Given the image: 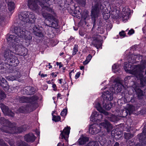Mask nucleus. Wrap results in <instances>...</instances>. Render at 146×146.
I'll return each instance as SVG.
<instances>
[{
	"mask_svg": "<svg viewBox=\"0 0 146 146\" xmlns=\"http://www.w3.org/2000/svg\"><path fill=\"white\" fill-rule=\"evenodd\" d=\"M95 107L98 111L101 113H103L104 115H109L108 112L103 110L99 103H96Z\"/></svg>",
	"mask_w": 146,
	"mask_h": 146,
	"instance_id": "obj_26",
	"label": "nucleus"
},
{
	"mask_svg": "<svg viewBox=\"0 0 146 146\" xmlns=\"http://www.w3.org/2000/svg\"><path fill=\"white\" fill-rule=\"evenodd\" d=\"M70 127L67 126L65 127L62 131H60L61 133L60 135V138L62 139H64L66 141L68 140V138L70 133Z\"/></svg>",
	"mask_w": 146,
	"mask_h": 146,
	"instance_id": "obj_15",
	"label": "nucleus"
},
{
	"mask_svg": "<svg viewBox=\"0 0 146 146\" xmlns=\"http://www.w3.org/2000/svg\"><path fill=\"white\" fill-rule=\"evenodd\" d=\"M102 105L104 108L106 110H109L112 107V104L110 101H108L106 100H104Z\"/></svg>",
	"mask_w": 146,
	"mask_h": 146,
	"instance_id": "obj_24",
	"label": "nucleus"
},
{
	"mask_svg": "<svg viewBox=\"0 0 146 146\" xmlns=\"http://www.w3.org/2000/svg\"><path fill=\"white\" fill-rule=\"evenodd\" d=\"M80 72H77L75 76V78L76 79L80 76Z\"/></svg>",
	"mask_w": 146,
	"mask_h": 146,
	"instance_id": "obj_51",
	"label": "nucleus"
},
{
	"mask_svg": "<svg viewBox=\"0 0 146 146\" xmlns=\"http://www.w3.org/2000/svg\"><path fill=\"white\" fill-rule=\"evenodd\" d=\"M114 93L113 91L111 90L110 89V91H107L106 92H104L103 93V95L105 99L104 100H106L108 101H110L113 99V93Z\"/></svg>",
	"mask_w": 146,
	"mask_h": 146,
	"instance_id": "obj_20",
	"label": "nucleus"
},
{
	"mask_svg": "<svg viewBox=\"0 0 146 146\" xmlns=\"http://www.w3.org/2000/svg\"><path fill=\"white\" fill-rule=\"evenodd\" d=\"M0 107L5 115L11 117L14 116V113L10 110H9L8 107L5 106L4 104L1 103L0 104Z\"/></svg>",
	"mask_w": 146,
	"mask_h": 146,
	"instance_id": "obj_17",
	"label": "nucleus"
},
{
	"mask_svg": "<svg viewBox=\"0 0 146 146\" xmlns=\"http://www.w3.org/2000/svg\"><path fill=\"white\" fill-rule=\"evenodd\" d=\"M135 99L134 97H131V101L132 102H134L135 101Z\"/></svg>",
	"mask_w": 146,
	"mask_h": 146,
	"instance_id": "obj_54",
	"label": "nucleus"
},
{
	"mask_svg": "<svg viewBox=\"0 0 146 146\" xmlns=\"http://www.w3.org/2000/svg\"><path fill=\"white\" fill-rule=\"evenodd\" d=\"M137 136L141 144H137L135 146H146V124L144 125L142 133Z\"/></svg>",
	"mask_w": 146,
	"mask_h": 146,
	"instance_id": "obj_11",
	"label": "nucleus"
},
{
	"mask_svg": "<svg viewBox=\"0 0 146 146\" xmlns=\"http://www.w3.org/2000/svg\"><path fill=\"white\" fill-rule=\"evenodd\" d=\"M0 123L3 126L8 127L9 130L11 129V128L9 127L11 125L10 123L9 120L5 119L4 117L0 118Z\"/></svg>",
	"mask_w": 146,
	"mask_h": 146,
	"instance_id": "obj_23",
	"label": "nucleus"
},
{
	"mask_svg": "<svg viewBox=\"0 0 146 146\" xmlns=\"http://www.w3.org/2000/svg\"><path fill=\"white\" fill-rule=\"evenodd\" d=\"M84 66H82L80 67V69L81 70H82L84 69Z\"/></svg>",
	"mask_w": 146,
	"mask_h": 146,
	"instance_id": "obj_63",
	"label": "nucleus"
},
{
	"mask_svg": "<svg viewBox=\"0 0 146 146\" xmlns=\"http://www.w3.org/2000/svg\"><path fill=\"white\" fill-rule=\"evenodd\" d=\"M6 97L4 92L2 91H0V100L3 99Z\"/></svg>",
	"mask_w": 146,
	"mask_h": 146,
	"instance_id": "obj_42",
	"label": "nucleus"
},
{
	"mask_svg": "<svg viewBox=\"0 0 146 146\" xmlns=\"http://www.w3.org/2000/svg\"><path fill=\"white\" fill-rule=\"evenodd\" d=\"M134 33V31L133 29H131V30L129 31L128 34L129 35H131Z\"/></svg>",
	"mask_w": 146,
	"mask_h": 146,
	"instance_id": "obj_50",
	"label": "nucleus"
},
{
	"mask_svg": "<svg viewBox=\"0 0 146 146\" xmlns=\"http://www.w3.org/2000/svg\"><path fill=\"white\" fill-rule=\"evenodd\" d=\"M38 27V26L37 25H34V26L33 27V30L34 34L36 36L42 37L43 36V34L42 31V28Z\"/></svg>",
	"mask_w": 146,
	"mask_h": 146,
	"instance_id": "obj_22",
	"label": "nucleus"
},
{
	"mask_svg": "<svg viewBox=\"0 0 146 146\" xmlns=\"http://www.w3.org/2000/svg\"><path fill=\"white\" fill-rule=\"evenodd\" d=\"M9 144L11 146H14L13 143L12 142V143H11L10 142H9Z\"/></svg>",
	"mask_w": 146,
	"mask_h": 146,
	"instance_id": "obj_64",
	"label": "nucleus"
},
{
	"mask_svg": "<svg viewBox=\"0 0 146 146\" xmlns=\"http://www.w3.org/2000/svg\"><path fill=\"white\" fill-rule=\"evenodd\" d=\"M23 94L28 95H31L34 94L35 88L31 86L25 87L23 90Z\"/></svg>",
	"mask_w": 146,
	"mask_h": 146,
	"instance_id": "obj_21",
	"label": "nucleus"
},
{
	"mask_svg": "<svg viewBox=\"0 0 146 146\" xmlns=\"http://www.w3.org/2000/svg\"><path fill=\"white\" fill-rule=\"evenodd\" d=\"M78 46L77 44L74 45V47L73 48L72 55L76 54L78 51Z\"/></svg>",
	"mask_w": 146,
	"mask_h": 146,
	"instance_id": "obj_40",
	"label": "nucleus"
},
{
	"mask_svg": "<svg viewBox=\"0 0 146 146\" xmlns=\"http://www.w3.org/2000/svg\"><path fill=\"white\" fill-rule=\"evenodd\" d=\"M114 146H119V144L117 142H116Z\"/></svg>",
	"mask_w": 146,
	"mask_h": 146,
	"instance_id": "obj_58",
	"label": "nucleus"
},
{
	"mask_svg": "<svg viewBox=\"0 0 146 146\" xmlns=\"http://www.w3.org/2000/svg\"><path fill=\"white\" fill-rule=\"evenodd\" d=\"M89 12L88 11H84L82 15V18L84 20H88L90 18L88 15Z\"/></svg>",
	"mask_w": 146,
	"mask_h": 146,
	"instance_id": "obj_32",
	"label": "nucleus"
},
{
	"mask_svg": "<svg viewBox=\"0 0 146 146\" xmlns=\"http://www.w3.org/2000/svg\"><path fill=\"white\" fill-rule=\"evenodd\" d=\"M103 117V115L101 113H99L98 117H97V118H96V121H101L102 119V117Z\"/></svg>",
	"mask_w": 146,
	"mask_h": 146,
	"instance_id": "obj_43",
	"label": "nucleus"
},
{
	"mask_svg": "<svg viewBox=\"0 0 146 146\" xmlns=\"http://www.w3.org/2000/svg\"><path fill=\"white\" fill-rule=\"evenodd\" d=\"M129 63L133 64V63H135V61H134L133 60L132 61H129Z\"/></svg>",
	"mask_w": 146,
	"mask_h": 146,
	"instance_id": "obj_62",
	"label": "nucleus"
},
{
	"mask_svg": "<svg viewBox=\"0 0 146 146\" xmlns=\"http://www.w3.org/2000/svg\"><path fill=\"white\" fill-rule=\"evenodd\" d=\"M14 33V34L13 35L7 36V39L8 43L11 44L13 42L15 44L16 43H20L23 39L27 41L30 40L32 38L29 33L21 27H15Z\"/></svg>",
	"mask_w": 146,
	"mask_h": 146,
	"instance_id": "obj_1",
	"label": "nucleus"
},
{
	"mask_svg": "<svg viewBox=\"0 0 146 146\" xmlns=\"http://www.w3.org/2000/svg\"><path fill=\"white\" fill-rule=\"evenodd\" d=\"M119 35L120 36L124 37L125 36V33L124 31H122L119 33Z\"/></svg>",
	"mask_w": 146,
	"mask_h": 146,
	"instance_id": "obj_48",
	"label": "nucleus"
},
{
	"mask_svg": "<svg viewBox=\"0 0 146 146\" xmlns=\"http://www.w3.org/2000/svg\"><path fill=\"white\" fill-rule=\"evenodd\" d=\"M15 74H16L15 75V77L16 79L21 77V74L19 72L16 71L15 72Z\"/></svg>",
	"mask_w": 146,
	"mask_h": 146,
	"instance_id": "obj_47",
	"label": "nucleus"
},
{
	"mask_svg": "<svg viewBox=\"0 0 146 146\" xmlns=\"http://www.w3.org/2000/svg\"><path fill=\"white\" fill-rule=\"evenodd\" d=\"M106 15H105V14H104V19H108L109 18V16H108V17H106H106H105Z\"/></svg>",
	"mask_w": 146,
	"mask_h": 146,
	"instance_id": "obj_59",
	"label": "nucleus"
},
{
	"mask_svg": "<svg viewBox=\"0 0 146 146\" xmlns=\"http://www.w3.org/2000/svg\"><path fill=\"white\" fill-rule=\"evenodd\" d=\"M0 84L3 88L6 87L7 85V82L6 80L1 77H0Z\"/></svg>",
	"mask_w": 146,
	"mask_h": 146,
	"instance_id": "obj_31",
	"label": "nucleus"
},
{
	"mask_svg": "<svg viewBox=\"0 0 146 146\" xmlns=\"http://www.w3.org/2000/svg\"><path fill=\"white\" fill-rule=\"evenodd\" d=\"M135 108L133 105L127 104L125 108L122 111L123 117L127 116L129 114V115L132 114L135 111Z\"/></svg>",
	"mask_w": 146,
	"mask_h": 146,
	"instance_id": "obj_16",
	"label": "nucleus"
},
{
	"mask_svg": "<svg viewBox=\"0 0 146 146\" xmlns=\"http://www.w3.org/2000/svg\"><path fill=\"white\" fill-rule=\"evenodd\" d=\"M1 130L7 133H20L23 131H25L26 130V126L24 125L19 127H13L12 129L13 131H7L6 130H4L2 128L1 129Z\"/></svg>",
	"mask_w": 146,
	"mask_h": 146,
	"instance_id": "obj_13",
	"label": "nucleus"
},
{
	"mask_svg": "<svg viewBox=\"0 0 146 146\" xmlns=\"http://www.w3.org/2000/svg\"><path fill=\"white\" fill-rule=\"evenodd\" d=\"M19 44L16 43L14 44L13 42L11 44L8 43L10 48L12 50L15 51V53L20 55L25 56L27 54V50L26 48Z\"/></svg>",
	"mask_w": 146,
	"mask_h": 146,
	"instance_id": "obj_7",
	"label": "nucleus"
},
{
	"mask_svg": "<svg viewBox=\"0 0 146 146\" xmlns=\"http://www.w3.org/2000/svg\"><path fill=\"white\" fill-rule=\"evenodd\" d=\"M120 65H117L116 64H114L112 67L113 69L115 70V71H118L119 69V67L120 66Z\"/></svg>",
	"mask_w": 146,
	"mask_h": 146,
	"instance_id": "obj_41",
	"label": "nucleus"
},
{
	"mask_svg": "<svg viewBox=\"0 0 146 146\" xmlns=\"http://www.w3.org/2000/svg\"><path fill=\"white\" fill-rule=\"evenodd\" d=\"M125 138L126 139H129L133 137L132 134L129 133H125L124 134Z\"/></svg>",
	"mask_w": 146,
	"mask_h": 146,
	"instance_id": "obj_37",
	"label": "nucleus"
},
{
	"mask_svg": "<svg viewBox=\"0 0 146 146\" xmlns=\"http://www.w3.org/2000/svg\"><path fill=\"white\" fill-rule=\"evenodd\" d=\"M143 87L140 86V84L136 83L133 86V88L135 92L137 98L141 99L143 98L144 96L146 95V87L143 92L141 89Z\"/></svg>",
	"mask_w": 146,
	"mask_h": 146,
	"instance_id": "obj_10",
	"label": "nucleus"
},
{
	"mask_svg": "<svg viewBox=\"0 0 146 146\" xmlns=\"http://www.w3.org/2000/svg\"><path fill=\"white\" fill-rule=\"evenodd\" d=\"M38 98L37 96H33L31 98H29V102L31 104L35 103L38 100Z\"/></svg>",
	"mask_w": 146,
	"mask_h": 146,
	"instance_id": "obj_33",
	"label": "nucleus"
},
{
	"mask_svg": "<svg viewBox=\"0 0 146 146\" xmlns=\"http://www.w3.org/2000/svg\"><path fill=\"white\" fill-rule=\"evenodd\" d=\"M8 9L10 12L13 11L15 9V4L14 2L12 1L8 2L7 3Z\"/></svg>",
	"mask_w": 146,
	"mask_h": 146,
	"instance_id": "obj_30",
	"label": "nucleus"
},
{
	"mask_svg": "<svg viewBox=\"0 0 146 146\" xmlns=\"http://www.w3.org/2000/svg\"><path fill=\"white\" fill-rule=\"evenodd\" d=\"M135 58H136V59H138V60L139 58H142V56H140L139 55H134Z\"/></svg>",
	"mask_w": 146,
	"mask_h": 146,
	"instance_id": "obj_52",
	"label": "nucleus"
},
{
	"mask_svg": "<svg viewBox=\"0 0 146 146\" xmlns=\"http://www.w3.org/2000/svg\"><path fill=\"white\" fill-rule=\"evenodd\" d=\"M61 94H60V93H58V95H57V98H60V99H61L62 98H61Z\"/></svg>",
	"mask_w": 146,
	"mask_h": 146,
	"instance_id": "obj_55",
	"label": "nucleus"
},
{
	"mask_svg": "<svg viewBox=\"0 0 146 146\" xmlns=\"http://www.w3.org/2000/svg\"><path fill=\"white\" fill-rule=\"evenodd\" d=\"M102 31L100 32V34L103 33H104V29L103 28H102Z\"/></svg>",
	"mask_w": 146,
	"mask_h": 146,
	"instance_id": "obj_60",
	"label": "nucleus"
},
{
	"mask_svg": "<svg viewBox=\"0 0 146 146\" xmlns=\"http://www.w3.org/2000/svg\"><path fill=\"white\" fill-rule=\"evenodd\" d=\"M102 128L106 129L107 132L110 131L112 129V126L106 120L100 124H94L91 125L89 129V132L92 134H96L100 132Z\"/></svg>",
	"mask_w": 146,
	"mask_h": 146,
	"instance_id": "obj_3",
	"label": "nucleus"
},
{
	"mask_svg": "<svg viewBox=\"0 0 146 146\" xmlns=\"http://www.w3.org/2000/svg\"><path fill=\"white\" fill-rule=\"evenodd\" d=\"M86 146H99V143L97 141H90Z\"/></svg>",
	"mask_w": 146,
	"mask_h": 146,
	"instance_id": "obj_35",
	"label": "nucleus"
},
{
	"mask_svg": "<svg viewBox=\"0 0 146 146\" xmlns=\"http://www.w3.org/2000/svg\"><path fill=\"white\" fill-rule=\"evenodd\" d=\"M52 116V120L55 122L58 121L60 120V117L59 116H56L54 115H53Z\"/></svg>",
	"mask_w": 146,
	"mask_h": 146,
	"instance_id": "obj_38",
	"label": "nucleus"
},
{
	"mask_svg": "<svg viewBox=\"0 0 146 146\" xmlns=\"http://www.w3.org/2000/svg\"><path fill=\"white\" fill-rule=\"evenodd\" d=\"M92 58V56L90 54H89L87 57L86 60L83 62V64L84 65L87 64L90 61Z\"/></svg>",
	"mask_w": 146,
	"mask_h": 146,
	"instance_id": "obj_36",
	"label": "nucleus"
},
{
	"mask_svg": "<svg viewBox=\"0 0 146 146\" xmlns=\"http://www.w3.org/2000/svg\"><path fill=\"white\" fill-rule=\"evenodd\" d=\"M54 0H40L38 2L39 4L42 8L48 11V6L51 5L54 1Z\"/></svg>",
	"mask_w": 146,
	"mask_h": 146,
	"instance_id": "obj_18",
	"label": "nucleus"
},
{
	"mask_svg": "<svg viewBox=\"0 0 146 146\" xmlns=\"http://www.w3.org/2000/svg\"><path fill=\"white\" fill-rule=\"evenodd\" d=\"M10 65H7V64L5 62V63L4 64H0V73H3L6 71L7 68H8V66Z\"/></svg>",
	"mask_w": 146,
	"mask_h": 146,
	"instance_id": "obj_28",
	"label": "nucleus"
},
{
	"mask_svg": "<svg viewBox=\"0 0 146 146\" xmlns=\"http://www.w3.org/2000/svg\"><path fill=\"white\" fill-rule=\"evenodd\" d=\"M47 76V75L46 74H42L41 75V77H44L46 76Z\"/></svg>",
	"mask_w": 146,
	"mask_h": 146,
	"instance_id": "obj_57",
	"label": "nucleus"
},
{
	"mask_svg": "<svg viewBox=\"0 0 146 146\" xmlns=\"http://www.w3.org/2000/svg\"><path fill=\"white\" fill-rule=\"evenodd\" d=\"M89 140V138L88 137L81 136L78 139V141L80 145H84Z\"/></svg>",
	"mask_w": 146,
	"mask_h": 146,
	"instance_id": "obj_27",
	"label": "nucleus"
},
{
	"mask_svg": "<svg viewBox=\"0 0 146 146\" xmlns=\"http://www.w3.org/2000/svg\"><path fill=\"white\" fill-rule=\"evenodd\" d=\"M37 1L36 0H29L28 1V6L31 9L36 11L37 13H40V9L37 5Z\"/></svg>",
	"mask_w": 146,
	"mask_h": 146,
	"instance_id": "obj_14",
	"label": "nucleus"
},
{
	"mask_svg": "<svg viewBox=\"0 0 146 146\" xmlns=\"http://www.w3.org/2000/svg\"><path fill=\"white\" fill-rule=\"evenodd\" d=\"M24 139L27 142H33L35 139V137L33 133H29L25 136Z\"/></svg>",
	"mask_w": 146,
	"mask_h": 146,
	"instance_id": "obj_25",
	"label": "nucleus"
},
{
	"mask_svg": "<svg viewBox=\"0 0 146 146\" xmlns=\"http://www.w3.org/2000/svg\"><path fill=\"white\" fill-rule=\"evenodd\" d=\"M95 4L92 7L91 11V18L93 20L94 23L96 21L100 12L104 9V4L101 2V0H94Z\"/></svg>",
	"mask_w": 146,
	"mask_h": 146,
	"instance_id": "obj_5",
	"label": "nucleus"
},
{
	"mask_svg": "<svg viewBox=\"0 0 146 146\" xmlns=\"http://www.w3.org/2000/svg\"><path fill=\"white\" fill-rule=\"evenodd\" d=\"M122 86H123L121 82H117L114 86L111 88V90L113 91L114 93L117 94L120 92L122 89Z\"/></svg>",
	"mask_w": 146,
	"mask_h": 146,
	"instance_id": "obj_19",
	"label": "nucleus"
},
{
	"mask_svg": "<svg viewBox=\"0 0 146 146\" xmlns=\"http://www.w3.org/2000/svg\"><path fill=\"white\" fill-rule=\"evenodd\" d=\"M0 146H8L5 143L3 140L0 139Z\"/></svg>",
	"mask_w": 146,
	"mask_h": 146,
	"instance_id": "obj_45",
	"label": "nucleus"
},
{
	"mask_svg": "<svg viewBox=\"0 0 146 146\" xmlns=\"http://www.w3.org/2000/svg\"><path fill=\"white\" fill-rule=\"evenodd\" d=\"M6 49L4 52V58L6 64L7 65L16 66L19 63V60L15 54L14 51L12 50L10 48Z\"/></svg>",
	"mask_w": 146,
	"mask_h": 146,
	"instance_id": "obj_2",
	"label": "nucleus"
},
{
	"mask_svg": "<svg viewBox=\"0 0 146 146\" xmlns=\"http://www.w3.org/2000/svg\"><path fill=\"white\" fill-rule=\"evenodd\" d=\"M22 145H20V146H25V143H23V142H22Z\"/></svg>",
	"mask_w": 146,
	"mask_h": 146,
	"instance_id": "obj_61",
	"label": "nucleus"
},
{
	"mask_svg": "<svg viewBox=\"0 0 146 146\" xmlns=\"http://www.w3.org/2000/svg\"><path fill=\"white\" fill-rule=\"evenodd\" d=\"M46 27H45V29L48 34L51 32V27L47 24L46 25Z\"/></svg>",
	"mask_w": 146,
	"mask_h": 146,
	"instance_id": "obj_39",
	"label": "nucleus"
},
{
	"mask_svg": "<svg viewBox=\"0 0 146 146\" xmlns=\"http://www.w3.org/2000/svg\"><path fill=\"white\" fill-rule=\"evenodd\" d=\"M67 110L66 109H63L61 113V115L63 116L66 115L67 113Z\"/></svg>",
	"mask_w": 146,
	"mask_h": 146,
	"instance_id": "obj_46",
	"label": "nucleus"
},
{
	"mask_svg": "<svg viewBox=\"0 0 146 146\" xmlns=\"http://www.w3.org/2000/svg\"><path fill=\"white\" fill-rule=\"evenodd\" d=\"M7 79L10 81H13L16 79L15 76H8L7 77Z\"/></svg>",
	"mask_w": 146,
	"mask_h": 146,
	"instance_id": "obj_44",
	"label": "nucleus"
},
{
	"mask_svg": "<svg viewBox=\"0 0 146 146\" xmlns=\"http://www.w3.org/2000/svg\"><path fill=\"white\" fill-rule=\"evenodd\" d=\"M145 60H142L140 64L133 66L129 64L127 62H125L124 66V69L126 71L134 75L136 77Z\"/></svg>",
	"mask_w": 146,
	"mask_h": 146,
	"instance_id": "obj_6",
	"label": "nucleus"
},
{
	"mask_svg": "<svg viewBox=\"0 0 146 146\" xmlns=\"http://www.w3.org/2000/svg\"><path fill=\"white\" fill-rule=\"evenodd\" d=\"M54 72H52L51 74V75L53 77H55L57 76L56 74H55Z\"/></svg>",
	"mask_w": 146,
	"mask_h": 146,
	"instance_id": "obj_56",
	"label": "nucleus"
},
{
	"mask_svg": "<svg viewBox=\"0 0 146 146\" xmlns=\"http://www.w3.org/2000/svg\"><path fill=\"white\" fill-rule=\"evenodd\" d=\"M146 74V60L144 62L143 64L141 67L136 77L139 80L140 86L141 87L145 86L146 84V76H144V75Z\"/></svg>",
	"mask_w": 146,
	"mask_h": 146,
	"instance_id": "obj_8",
	"label": "nucleus"
},
{
	"mask_svg": "<svg viewBox=\"0 0 146 146\" xmlns=\"http://www.w3.org/2000/svg\"><path fill=\"white\" fill-rule=\"evenodd\" d=\"M19 19L17 23L23 26L26 23H33L36 19L35 15L32 12L25 11L19 15Z\"/></svg>",
	"mask_w": 146,
	"mask_h": 146,
	"instance_id": "obj_4",
	"label": "nucleus"
},
{
	"mask_svg": "<svg viewBox=\"0 0 146 146\" xmlns=\"http://www.w3.org/2000/svg\"><path fill=\"white\" fill-rule=\"evenodd\" d=\"M100 113H98L97 111H95L93 112L90 117V120L92 121H95L96 118H97L99 114Z\"/></svg>",
	"mask_w": 146,
	"mask_h": 146,
	"instance_id": "obj_29",
	"label": "nucleus"
},
{
	"mask_svg": "<svg viewBox=\"0 0 146 146\" xmlns=\"http://www.w3.org/2000/svg\"><path fill=\"white\" fill-rule=\"evenodd\" d=\"M29 98L24 96L21 97L19 98V101L21 103L29 102Z\"/></svg>",
	"mask_w": 146,
	"mask_h": 146,
	"instance_id": "obj_34",
	"label": "nucleus"
},
{
	"mask_svg": "<svg viewBox=\"0 0 146 146\" xmlns=\"http://www.w3.org/2000/svg\"><path fill=\"white\" fill-rule=\"evenodd\" d=\"M92 35V44L97 48H98V46L100 47L101 36L97 34V33H93Z\"/></svg>",
	"mask_w": 146,
	"mask_h": 146,
	"instance_id": "obj_12",
	"label": "nucleus"
},
{
	"mask_svg": "<svg viewBox=\"0 0 146 146\" xmlns=\"http://www.w3.org/2000/svg\"><path fill=\"white\" fill-rule=\"evenodd\" d=\"M25 109L23 107H20L19 109V111L20 112L23 113L25 112Z\"/></svg>",
	"mask_w": 146,
	"mask_h": 146,
	"instance_id": "obj_49",
	"label": "nucleus"
},
{
	"mask_svg": "<svg viewBox=\"0 0 146 146\" xmlns=\"http://www.w3.org/2000/svg\"><path fill=\"white\" fill-rule=\"evenodd\" d=\"M102 140H101L100 144L103 145L104 144V143H105L106 142V141L105 139H102Z\"/></svg>",
	"mask_w": 146,
	"mask_h": 146,
	"instance_id": "obj_53",
	"label": "nucleus"
},
{
	"mask_svg": "<svg viewBox=\"0 0 146 146\" xmlns=\"http://www.w3.org/2000/svg\"><path fill=\"white\" fill-rule=\"evenodd\" d=\"M43 17L47 20L49 25L54 28H56L58 26V22L56 19L51 15L47 13H42Z\"/></svg>",
	"mask_w": 146,
	"mask_h": 146,
	"instance_id": "obj_9",
	"label": "nucleus"
}]
</instances>
